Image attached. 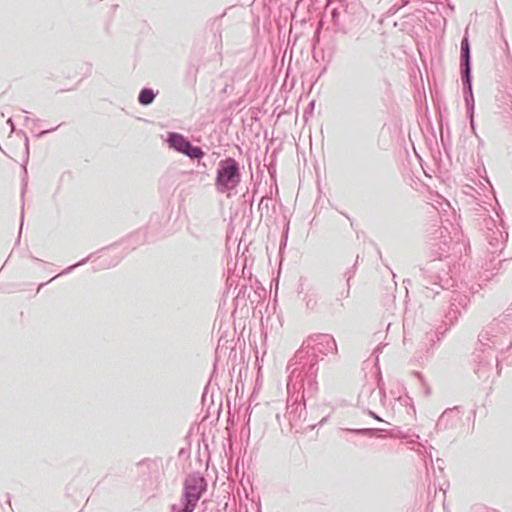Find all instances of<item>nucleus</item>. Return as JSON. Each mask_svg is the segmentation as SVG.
<instances>
[{
	"mask_svg": "<svg viewBox=\"0 0 512 512\" xmlns=\"http://www.w3.org/2000/svg\"><path fill=\"white\" fill-rule=\"evenodd\" d=\"M461 48H462L463 55H464L465 62H466V70L468 71L469 70V43L466 38L463 39V41L461 43Z\"/></svg>",
	"mask_w": 512,
	"mask_h": 512,
	"instance_id": "5",
	"label": "nucleus"
},
{
	"mask_svg": "<svg viewBox=\"0 0 512 512\" xmlns=\"http://www.w3.org/2000/svg\"><path fill=\"white\" fill-rule=\"evenodd\" d=\"M205 479L198 475H189L184 484V497L186 500L185 506L181 512H193L197 502L206 490Z\"/></svg>",
	"mask_w": 512,
	"mask_h": 512,
	"instance_id": "1",
	"label": "nucleus"
},
{
	"mask_svg": "<svg viewBox=\"0 0 512 512\" xmlns=\"http://www.w3.org/2000/svg\"><path fill=\"white\" fill-rule=\"evenodd\" d=\"M240 180L239 168L237 162L228 158L220 162L217 171L216 182L221 189H232L236 187Z\"/></svg>",
	"mask_w": 512,
	"mask_h": 512,
	"instance_id": "2",
	"label": "nucleus"
},
{
	"mask_svg": "<svg viewBox=\"0 0 512 512\" xmlns=\"http://www.w3.org/2000/svg\"><path fill=\"white\" fill-rule=\"evenodd\" d=\"M154 97L155 95L152 90L144 89L140 92L139 102L143 105H148L153 101Z\"/></svg>",
	"mask_w": 512,
	"mask_h": 512,
	"instance_id": "4",
	"label": "nucleus"
},
{
	"mask_svg": "<svg viewBox=\"0 0 512 512\" xmlns=\"http://www.w3.org/2000/svg\"><path fill=\"white\" fill-rule=\"evenodd\" d=\"M168 141L177 151L191 158H201L203 156V152L200 148L192 146L191 143L180 134H171Z\"/></svg>",
	"mask_w": 512,
	"mask_h": 512,
	"instance_id": "3",
	"label": "nucleus"
}]
</instances>
